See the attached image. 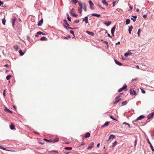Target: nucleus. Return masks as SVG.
<instances>
[{"mask_svg": "<svg viewBox=\"0 0 154 154\" xmlns=\"http://www.w3.org/2000/svg\"><path fill=\"white\" fill-rule=\"evenodd\" d=\"M2 24L5 25V24L6 20L5 18H3L2 20Z\"/></svg>", "mask_w": 154, "mask_h": 154, "instance_id": "cd10ccee", "label": "nucleus"}, {"mask_svg": "<svg viewBox=\"0 0 154 154\" xmlns=\"http://www.w3.org/2000/svg\"><path fill=\"white\" fill-rule=\"evenodd\" d=\"M5 110L8 112H9L10 113H12V112L10 110L8 109V108H5Z\"/></svg>", "mask_w": 154, "mask_h": 154, "instance_id": "58836bf2", "label": "nucleus"}, {"mask_svg": "<svg viewBox=\"0 0 154 154\" xmlns=\"http://www.w3.org/2000/svg\"><path fill=\"white\" fill-rule=\"evenodd\" d=\"M79 22V20L78 19L75 20L74 21V22L76 23H78Z\"/></svg>", "mask_w": 154, "mask_h": 154, "instance_id": "79ce46f5", "label": "nucleus"}, {"mask_svg": "<svg viewBox=\"0 0 154 154\" xmlns=\"http://www.w3.org/2000/svg\"><path fill=\"white\" fill-rule=\"evenodd\" d=\"M116 29L115 26H114L111 29V32L113 36H114V34Z\"/></svg>", "mask_w": 154, "mask_h": 154, "instance_id": "1a4fd4ad", "label": "nucleus"}, {"mask_svg": "<svg viewBox=\"0 0 154 154\" xmlns=\"http://www.w3.org/2000/svg\"><path fill=\"white\" fill-rule=\"evenodd\" d=\"M145 116L143 115H141L139 117H137L136 119V121H137L139 120H141L142 119L144 118Z\"/></svg>", "mask_w": 154, "mask_h": 154, "instance_id": "423d86ee", "label": "nucleus"}, {"mask_svg": "<svg viewBox=\"0 0 154 154\" xmlns=\"http://www.w3.org/2000/svg\"><path fill=\"white\" fill-rule=\"evenodd\" d=\"M147 142L150 144H152L151 143V142L149 141V139L148 138H147L146 140Z\"/></svg>", "mask_w": 154, "mask_h": 154, "instance_id": "8fccbe9b", "label": "nucleus"}, {"mask_svg": "<svg viewBox=\"0 0 154 154\" xmlns=\"http://www.w3.org/2000/svg\"><path fill=\"white\" fill-rule=\"evenodd\" d=\"M98 6L100 8H101L103 9H104V8L103 7H102L100 5H99Z\"/></svg>", "mask_w": 154, "mask_h": 154, "instance_id": "603ef678", "label": "nucleus"}, {"mask_svg": "<svg viewBox=\"0 0 154 154\" xmlns=\"http://www.w3.org/2000/svg\"><path fill=\"white\" fill-rule=\"evenodd\" d=\"M111 23V22L109 21L108 22H105V24L107 26H109V25Z\"/></svg>", "mask_w": 154, "mask_h": 154, "instance_id": "393cba45", "label": "nucleus"}, {"mask_svg": "<svg viewBox=\"0 0 154 154\" xmlns=\"http://www.w3.org/2000/svg\"><path fill=\"white\" fill-rule=\"evenodd\" d=\"M120 97V96H119L117 97L116 98V100L115 102L114 103V104H117V103L119 101L121 100V99H119Z\"/></svg>", "mask_w": 154, "mask_h": 154, "instance_id": "20e7f679", "label": "nucleus"}, {"mask_svg": "<svg viewBox=\"0 0 154 154\" xmlns=\"http://www.w3.org/2000/svg\"><path fill=\"white\" fill-rule=\"evenodd\" d=\"M123 124H125V125H128V127L129 128H130V124L128 123H127L126 122H125L123 123Z\"/></svg>", "mask_w": 154, "mask_h": 154, "instance_id": "a19ab883", "label": "nucleus"}, {"mask_svg": "<svg viewBox=\"0 0 154 154\" xmlns=\"http://www.w3.org/2000/svg\"><path fill=\"white\" fill-rule=\"evenodd\" d=\"M64 27L67 29H68L69 28V27H68L65 25H64Z\"/></svg>", "mask_w": 154, "mask_h": 154, "instance_id": "49530a36", "label": "nucleus"}, {"mask_svg": "<svg viewBox=\"0 0 154 154\" xmlns=\"http://www.w3.org/2000/svg\"><path fill=\"white\" fill-rule=\"evenodd\" d=\"M10 128L11 130L15 129L14 126L13 124H11L10 126Z\"/></svg>", "mask_w": 154, "mask_h": 154, "instance_id": "a878e982", "label": "nucleus"}, {"mask_svg": "<svg viewBox=\"0 0 154 154\" xmlns=\"http://www.w3.org/2000/svg\"><path fill=\"white\" fill-rule=\"evenodd\" d=\"M94 143L93 142L91 143L88 145L87 149H90L92 148L94 146Z\"/></svg>", "mask_w": 154, "mask_h": 154, "instance_id": "39448f33", "label": "nucleus"}, {"mask_svg": "<svg viewBox=\"0 0 154 154\" xmlns=\"http://www.w3.org/2000/svg\"><path fill=\"white\" fill-rule=\"evenodd\" d=\"M142 92L143 94H145V91L144 90H142Z\"/></svg>", "mask_w": 154, "mask_h": 154, "instance_id": "13d9d810", "label": "nucleus"}, {"mask_svg": "<svg viewBox=\"0 0 154 154\" xmlns=\"http://www.w3.org/2000/svg\"><path fill=\"white\" fill-rule=\"evenodd\" d=\"M67 19L69 21H71V17H67Z\"/></svg>", "mask_w": 154, "mask_h": 154, "instance_id": "de8ad7c7", "label": "nucleus"}, {"mask_svg": "<svg viewBox=\"0 0 154 154\" xmlns=\"http://www.w3.org/2000/svg\"><path fill=\"white\" fill-rule=\"evenodd\" d=\"M137 78H134V79H132V81H137Z\"/></svg>", "mask_w": 154, "mask_h": 154, "instance_id": "5fc2aeb1", "label": "nucleus"}, {"mask_svg": "<svg viewBox=\"0 0 154 154\" xmlns=\"http://www.w3.org/2000/svg\"><path fill=\"white\" fill-rule=\"evenodd\" d=\"M133 18H131V19L132 20H133L134 21V22L136 20V19L137 18V16H133V15H132L131 16Z\"/></svg>", "mask_w": 154, "mask_h": 154, "instance_id": "a211bd4d", "label": "nucleus"}, {"mask_svg": "<svg viewBox=\"0 0 154 154\" xmlns=\"http://www.w3.org/2000/svg\"><path fill=\"white\" fill-rule=\"evenodd\" d=\"M34 133L35 134H39L38 132H34Z\"/></svg>", "mask_w": 154, "mask_h": 154, "instance_id": "680f3d73", "label": "nucleus"}, {"mask_svg": "<svg viewBox=\"0 0 154 154\" xmlns=\"http://www.w3.org/2000/svg\"><path fill=\"white\" fill-rule=\"evenodd\" d=\"M82 8H80L79 7L78 9V12L79 13L81 14L82 12Z\"/></svg>", "mask_w": 154, "mask_h": 154, "instance_id": "7c9ffc66", "label": "nucleus"}, {"mask_svg": "<svg viewBox=\"0 0 154 154\" xmlns=\"http://www.w3.org/2000/svg\"><path fill=\"white\" fill-rule=\"evenodd\" d=\"M127 87V86L126 85V84H125L123 87L121 88H120L118 90V92H121L122 90H124V89H126Z\"/></svg>", "mask_w": 154, "mask_h": 154, "instance_id": "f03ea898", "label": "nucleus"}, {"mask_svg": "<svg viewBox=\"0 0 154 154\" xmlns=\"http://www.w3.org/2000/svg\"><path fill=\"white\" fill-rule=\"evenodd\" d=\"M86 33L91 36H94V32H90L88 31H86Z\"/></svg>", "mask_w": 154, "mask_h": 154, "instance_id": "2eb2a0df", "label": "nucleus"}, {"mask_svg": "<svg viewBox=\"0 0 154 154\" xmlns=\"http://www.w3.org/2000/svg\"><path fill=\"white\" fill-rule=\"evenodd\" d=\"M70 36L69 35L67 37H65L64 38V39H68V38H70Z\"/></svg>", "mask_w": 154, "mask_h": 154, "instance_id": "37998d69", "label": "nucleus"}, {"mask_svg": "<svg viewBox=\"0 0 154 154\" xmlns=\"http://www.w3.org/2000/svg\"><path fill=\"white\" fill-rule=\"evenodd\" d=\"M43 20L42 19L40 21H39L38 23V25L39 26H41L43 23Z\"/></svg>", "mask_w": 154, "mask_h": 154, "instance_id": "f8f14e48", "label": "nucleus"}, {"mask_svg": "<svg viewBox=\"0 0 154 154\" xmlns=\"http://www.w3.org/2000/svg\"><path fill=\"white\" fill-rule=\"evenodd\" d=\"M70 33H71V34H72L73 35H74V37H75V35H74V32H73V31H72V30H70Z\"/></svg>", "mask_w": 154, "mask_h": 154, "instance_id": "a18cd8bd", "label": "nucleus"}, {"mask_svg": "<svg viewBox=\"0 0 154 154\" xmlns=\"http://www.w3.org/2000/svg\"><path fill=\"white\" fill-rule=\"evenodd\" d=\"M127 102L126 101H125L123 102L122 103V105H126L127 104Z\"/></svg>", "mask_w": 154, "mask_h": 154, "instance_id": "f704fd0d", "label": "nucleus"}, {"mask_svg": "<svg viewBox=\"0 0 154 154\" xmlns=\"http://www.w3.org/2000/svg\"><path fill=\"white\" fill-rule=\"evenodd\" d=\"M52 152H57V153H58V151H56V150H52Z\"/></svg>", "mask_w": 154, "mask_h": 154, "instance_id": "bf43d9fd", "label": "nucleus"}, {"mask_svg": "<svg viewBox=\"0 0 154 154\" xmlns=\"http://www.w3.org/2000/svg\"><path fill=\"white\" fill-rule=\"evenodd\" d=\"M14 48L16 51H17L19 48V47L17 45H15L14 46Z\"/></svg>", "mask_w": 154, "mask_h": 154, "instance_id": "4be33fe9", "label": "nucleus"}, {"mask_svg": "<svg viewBox=\"0 0 154 154\" xmlns=\"http://www.w3.org/2000/svg\"><path fill=\"white\" fill-rule=\"evenodd\" d=\"M66 25L68 26H69V25L68 23L67 22H66Z\"/></svg>", "mask_w": 154, "mask_h": 154, "instance_id": "774afa93", "label": "nucleus"}, {"mask_svg": "<svg viewBox=\"0 0 154 154\" xmlns=\"http://www.w3.org/2000/svg\"><path fill=\"white\" fill-rule=\"evenodd\" d=\"M132 29H133V26H131L130 27H129L128 32H129V34L131 33V32L132 30Z\"/></svg>", "mask_w": 154, "mask_h": 154, "instance_id": "aec40b11", "label": "nucleus"}, {"mask_svg": "<svg viewBox=\"0 0 154 154\" xmlns=\"http://www.w3.org/2000/svg\"><path fill=\"white\" fill-rule=\"evenodd\" d=\"M78 0H72L71 2H73L74 4H75L78 2Z\"/></svg>", "mask_w": 154, "mask_h": 154, "instance_id": "c756f323", "label": "nucleus"}, {"mask_svg": "<svg viewBox=\"0 0 154 154\" xmlns=\"http://www.w3.org/2000/svg\"><path fill=\"white\" fill-rule=\"evenodd\" d=\"M130 92L131 95H136V92L135 91L132 89H131L130 90Z\"/></svg>", "mask_w": 154, "mask_h": 154, "instance_id": "7ed1b4c3", "label": "nucleus"}, {"mask_svg": "<svg viewBox=\"0 0 154 154\" xmlns=\"http://www.w3.org/2000/svg\"><path fill=\"white\" fill-rule=\"evenodd\" d=\"M37 35H35V37H37L38 36V35H41V33H42V32L40 31L38 32H37Z\"/></svg>", "mask_w": 154, "mask_h": 154, "instance_id": "2f4dec72", "label": "nucleus"}, {"mask_svg": "<svg viewBox=\"0 0 154 154\" xmlns=\"http://www.w3.org/2000/svg\"><path fill=\"white\" fill-rule=\"evenodd\" d=\"M154 115V112H152L151 113L149 114L147 116V118L148 119H150Z\"/></svg>", "mask_w": 154, "mask_h": 154, "instance_id": "0eeeda50", "label": "nucleus"}, {"mask_svg": "<svg viewBox=\"0 0 154 154\" xmlns=\"http://www.w3.org/2000/svg\"><path fill=\"white\" fill-rule=\"evenodd\" d=\"M11 76L10 75H9L6 76V79L8 80H9L10 79Z\"/></svg>", "mask_w": 154, "mask_h": 154, "instance_id": "c9c22d12", "label": "nucleus"}, {"mask_svg": "<svg viewBox=\"0 0 154 154\" xmlns=\"http://www.w3.org/2000/svg\"><path fill=\"white\" fill-rule=\"evenodd\" d=\"M115 137V135H112V134H111L109 136V137L108 140H111V139H113Z\"/></svg>", "mask_w": 154, "mask_h": 154, "instance_id": "4468645a", "label": "nucleus"}, {"mask_svg": "<svg viewBox=\"0 0 154 154\" xmlns=\"http://www.w3.org/2000/svg\"><path fill=\"white\" fill-rule=\"evenodd\" d=\"M90 5V8L91 10H94V8L93 7L94 4L91 0H89L88 1Z\"/></svg>", "mask_w": 154, "mask_h": 154, "instance_id": "f257e3e1", "label": "nucleus"}, {"mask_svg": "<svg viewBox=\"0 0 154 154\" xmlns=\"http://www.w3.org/2000/svg\"><path fill=\"white\" fill-rule=\"evenodd\" d=\"M0 148L2 149H4V147H3L2 146H0Z\"/></svg>", "mask_w": 154, "mask_h": 154, "instance_id": "e2e57ef3", "label": "nucleus"}, {"mask_svg": "<svg viewBox=\"0 0 154 154\" xmlns=\"http://www.w3.org/2000/svg\"><path fill=\"white\" fill-rule=\"evenodd\" d=\"M72 149L71 147H66L65 148V149L67 150H71Z\"/></svg>", "mask_w": 154, "mask_h": 154, "instance_id": "72a5a7b5", "label": "nucleus"}, {"mask_svg": "<svg viewBox=\"0 0 154 154\" xmlns=\"http://www.w3.org/2000/svg\"><path fill=\"white\" fill-rule=\"evenodd\" d=\"M102 3L106 6H108V4L105 0H103L102 1Z\"/></svg>", "mask_w": 154, "mask_h": 154, "instance_id": "412c9836", "label": "nucleus"}, {"mask_svg": "<svg viewBox=\"0 0 154 154\" xmlns=\"http://www.w3.org/2000/svg\"><path fill=\"white\" fill-rule=\"evenodd\" d=\"M80 7L79 8H83V4L79 5Z\"/></svg>", "mask_w": 154, "mask_h": 154, "instance_id": "864d4df0", "label": "nucleus"}, {"mask_svg": "<svg viewBox=\"0 0 154 154\" xmlns=\"http://www.w3.org/2000/svg\"><path fill=\"white\" fill-rule=\"evenodd\" d=\"M90 136V134L89 132H87L85 134V138H88Z\"/></svg>", "mask_w": 154, "mask_h": 154, "instance_id": "f3484780", "label": "nucleus"}, {"mask_svg": "<svg viewBox=\"0 0 154 154\" xmlns=\"http://www.w3.org/2000/svg\"><path fill=\"white\" fill-rule=\"evenodd\" d=\"M110 118L111 119H113L114 120L117 121V120L115 119V118H114L113 116H110Z\"/></svg>", "mask_w": 154, "mask_h": 154, "instance_id": "ea45409f", "label": "nucleus"}, {"mask_svg": "<svg viewBox=\"0 0 154 154\" xmlns=\"http://www.w3.org/2000/svg\"><path fill=\"white\" fill-rule=\"evenodd\" d=\"M114 61H115V63L116 64H117L119 66H122V65L121 63L119 62L118 61H117V60H114Z\"/></svg>", "mask_w": 154, "mask_h": 154, "instance_id": "ddd939ff", "label": "nucleus"}, {"mask_svg": "<svg viewBox=\"0 0 154 154\" xmlns=\"http://www.w3.org/2000/svg\"><path fill=\"white\" fill-rule=\"evenodd\" d=\"M120 43V42H117V43H116V45H118V44H119Z\"/></svg>", "mask_w": 154, "mask_h": 154, "instance_id": "69168bd1", "label": "nucleus"}, {"mask_svg": "<svg viewBox=\"0 0 154 154\" xmlns=\"http://www.w3.org/2000/svg\"><path fill=\"white\" fill-rule=\"evenodd\" d=\"M47 39V38L45 37H42L40 38L41 41H45Z\"/></svg>", "mask_w": 154, "mask_h": 154, "instance_id": "c85d7f7f", "label": "nucleus"}, {"mask_svg": "<svg viewBox=\"0 0 154 154\" xmlns=\"http://www.w3.org/2000/svg\"><path fill=\"white\" fill-rule=\"evenodd\" d=\"M117 142L116 141H115L114 143H113L112 147H114L117 144Z\"/></svg>", "mask_w": 154, "mask_h": 154, "instance_id": "4c0bfd02", "label": "nucleus"}, {"mask_svg": "<svg viewBox=\"0 0 154 154\" xmlns=\"http://www.w3.org/2000/svg\"><path fill=\"white\" fill-rule=\"evenodd\" d=\"M86 7V5L85 3H83V8L84 9L85 11H87Z\"/></svg>", "mask_w": 154, "mask_h": 154, "instance_id": "dca6fc26", "label": "nucleus"}, {"mask_svg": "<svg viewBox=\"0 0 154 154\" xmlns=\"http://www.w3.org/2000/svg\"><path fill=\"white\" fill-rule=\"evenodd\" d=\"M91 15L92 16H95L98 17H100V14H97L95 13H93L91 14Z\"/></svg>", "mask_w": 154, "mask_h": 154, "instance_id": "6ab92c4d", "label": "nucleus"}, {"mask_svg": "<svg viewBox=\"0 0 154 154\" xmlns=\"http://www.w3.org/2000/svg\"><path fill=\"white\" fill-rule=\"evenodd\" d=\"M78 4L80 5H82V4H83V3H81L80 2H78Z\"/></svg>", "mask_w": 154, "mask_h": 154, "instance_id": "052dcab7", "label": "nucleus"}, {"mask_svg": "<svg viewBox=\"0 0 154 154\" xmlns=\"http://www.w3.org/2000/svg\"><path fill=\"white\" fill-rule=\"evenodd\" d=\"M19 53L20 56H23L24 54V53L22 52V51L21 50H19Z\"/></svg>", "mask_w": 154, "mask_h": 154, "instance_id": "5701e85b", "label": "nucleus"}, {"mask_svg": "<svg viewBox=\"0 0 154 154\" xmlns=\"http://www.w3.org/2000/svg\"><path fill=\"white\" fill-rule=\"evenodd\" d=\"M131 53H129L128 52L125 54L124 55L126 57H127L128 55H130Z\"/></svg>", "mask_w": 154, "mask_h": 154, "instance_id": "473e14b6", "label": "nucleus"}, {"mask_svg": "<svg viewBox=\"0 0 154 154\" xmlns=\"http://www.w3.org/2000/svg\"><path fill=\"white\" fill-rule=\"evenodd\" d=\"M140 29H139L138 30V32L137 33L138 36H139L140 33Z\"/></svg>", "mask_w": 154, "mask_h": 154, "instance_id": "09e8293b", "label": "nucleus"}, {"mask_svg": "<svg viewBox=\"0 0 154 154\" xmlns=\"http://www.w3.org/2000/svg\"><path fill=\"white\" fill-rule=\"evenodd\" d=\"M107 35H108V36L109 37L112 38V37L110 36V35L108 33L107 34Z\"/></svg>", "mask_w": 154, "mask_h": 154, "instance_id": "0e129e2a", "label": "nucleus"}, {"mask_svg": "<svg viewBox=\"0 0 154 154\" xmlns=\"http://www.w3.org/2000/svg\"><path fill=\"white\" fill-rule=\"evenodd\" d=\"M130 23V19H128L126 20V25H128Z\"/></svg>", "mask_w": 154, "mask_h": 154, "instance_id": "b1692460", "label": "nucleus"}, {"mask_svg": "<svg viewBox=\"0 0 154 154\" xmlns=\"http://www.w3.org/2000/svg\"><path fill=\"white\" fill-rule=\"evenodd\" d=\"M44 140L47 141H51V140H47L46 138H44Z\"/></svg>", "mask_w": 154, "mask_h": 154, "instance_id": "4d7b16f0", "label": "nucleus"}, {"mask_svg": "<svg viewBox=\"0 0 154 154\" xmlns=\"http://www.w3.org/2000/svg\"><path fill=\"white\" fill-rule=\"evenodd\" d=\"M13 107L15 109H16L17 108L16 106L15 105H13Z\"/></svg>", "mask_w": 154, "mask_h": 154, "instance_id": "338daca9", "label": "nucleus"}, {"mask_svg": "<svg viewBox=\"0 0 154 154\" xmlns=\"http://www.w3.org/2000/svg\"><path fill=\"white\" fill-rule=\"evenodd\" d=\"M150 148L153 152H154V149L152 144L150 145Z\"/></svg>", "mask_w": 154, "mask_h": 154, "instance_id": "e433bc0d", "label": "nucleus"}, {"mask_svg": "<svg viewBox=\"0 0 154 154\" xmlns=\"http://www.w3.org/2000/svg\"><path fill=\"white\" fill-rule=\"evenodd\" d=\"M4 2L0 0V6H1L2 5H3Z\"/></svg>", "mask_w": 154, "mask_h": 154, "instance_id": "3c124183", "label": "nucleus"}, {"mask_svg": "<svg viewBox=\"0 0 154 154\" xmlns=\"http://www.w3.org/2000/svg\"><path fill=\"white\" fill-rule=\"evenodd\" d=\"M109 123V122H106L104 124L105 125H106V126H107L108 125Z\"/></svg>", "mask_w": 154, "mask_h": 154, "instance_id": "c03bdc74", "label": "nucleus"}, {"mask_svg": "<svg viewBox=\"0 0 154 154\" xmlns=\"http://www.w3.org/2000/svg\"><path fill=\"white\" fill-rule=\"evenodd\" d=\"M17 19L15 17H14L12 19V25L13 26H14L15 24V21H16Z\"/></svg>", "mask_w": 154, "mask_h": 154, "instance_id": "9b49d317", "label": "nucleus"}, {"mask_svg": "<svg viewBox=\"0 0 154 154\" xmlns=\"http://www.w3.org/2000/svg\"><path fill=\"white\" fill-rule=\"evenodd\" d=\"M83 21L85 22L86 24L88 23V17L87 16H86L84 18L83 20Z\"/></svg>", "mask_w": 154, "mask_h": 154, "instance_id": "6e6552de", "label": "nucleus"}, {"mask_svg": "<svg viewBox=\"0 0 154 154\" xmlns=\"http://www.w3.org/2000/svg\"><path fill=\"white\" fill-rule=\"evenodd\" d=\"M147 17L146 15L145 14L143 15V18H145Z\"/></svg>", "mask_w": 154, "mask_h": 154, "instance_id": "6e6d98bb", "label": "nucleus"}, {"mask_svg": "<svg viewBox=\"0 0 154 154\" xmlns=\"http://www.w3.org/2000/svg\"><path fill=\"white\" fill-rule=\"evenodd\" d=\"M59 139L58 138H55L53 140V142H57L59 141Z\"/></svg>", "mask_w": 154, "mask_h": 154, "instance_id": "bb28decb", "label": "nucleus"}, {"mask_svg": "<svg viewBox=\"0 0 154 154\" xmlns=\"http://www.w3.org/2000/svg\"><path fill=\"white\" fill-rule=\"evenodd\" d=\"M71 13L72 15L73 16L76 17L77 16V15L75 13V12L74 11L73 9H72L71 11Z\"/></svg>", "mask_w": 154, "mask_h": 154, "instance_id": "9d476101", "label": "nucleus"}]
</instances>
